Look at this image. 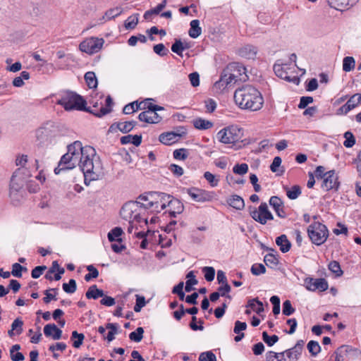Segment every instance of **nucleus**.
Returning <instances> with one entry per match:
<instances>
[{"label": "nucleus", "instance_id": "nucleus-38", "mask_svg": "<svg viewBox=\"0 0 361 361\" xmlns=\"http://www.w3.org/2000/svg\"><path fill=\"white\" fill-rule=\"evenodd\" d=\"M264 262L270 268H276L279 264L278 257L273 253H269L264 256Z\"/></svg>", "mask_w": 361, "mask_h": 361}, {"label": "nucleus", "instance_id": "nucleus-13", "mask_svg": "<svg viewBox=\"0 0 361 361\" xmlns=\"http://www.w3.org/2000/svg\"><path fill=\"white\" fill-rule=\"evenodd\" d=\"M123 231L120 227L114 228V252L119 254L123 253L125 256V262H128L130 257V252L127 248L126 243H124L123 239L121 238Z\"/></svg>", "mask_w": 361, "mask_h": 361}, {"label": "nucleus", "instance_id": "nucleus-59", "mask_svg": "<svg viewBox=\"0 0 361 361\" xmlns=\"http://www.w3.org/2000/svg\"><path fill=\"white\" fill-rule=\"evenodd\" d=\"M173 158L177 160H185L188 157L187 149L184 148L176 149L173 153Z\"/></svg>", "mask_w": 361, "mask_h": 361}, {"label": "nucleus", "instance_id": "nucleus-58", "mask_svg": "<svg viewBox=\"0 0 361 361\" xmlns=\"http://www.w3.org/2000/svg\"><path fill=\"white\" fill-rule=\"evenodd\" d=\"M135 297L136 303L134 306V311L135 312H140L141 309L146 305L145 298L144 296L140 295H136Z\"/></svg>", "mask_w": 361, "mask_h": 361}, {"label": "nucleus", "instance_id": "nucleus-25", "mask_svg": "<svg viewBox=\"0 0 361 361\" xmlns=\"http://www.w3.org/2000/svg\"><path fill=\"white\" fill-rule=\"evenodd\" d=\"M44 334L47 337H52L54 340H59L61 337L62 331L54 324H49L44 327Z\"/></svg>", "mask_w": 361, "mask_h": 361}, {"label": "nucleus", "instance_id": "nucleus-12", "mask_svg": "<svg viewBox=\"0 0 361 361\" xmlns=\"http://www.w3.org/2000/svg\"><path fill=\"white\" fill-rule=\"evenodd\" d=\"M104 39L98 37H89L83 40L79 45L81 51L88 54L97 53L102 47Z\"/></svg>", "mask_w": 361, "mask_h": 361}, {"label": "nucleus", "instance_id": "nucleus-41", "mask_svg": "<svg viewBox=\"0 0 361 361\" xmlns=\"http://www.w3.org/2000/svg\"><path fill=\"white\" fill-rule=\"evenodd\" d=\"M139 109H142V103L138 104L137 102H133L126 104L123 109V112L125 114H130Z\"/></svg>", "mask_w": 361, "mask_h": 361}, {"label": "nucleus", "instance_id": "nucleus-29", "mask_svg": "<svg viewBox=\"0 0 361 361\" xmlns=\"http://www.w3.org/2000/svg\"><path fill=\"white\" fill-rule=\"evenodd\" d=\"M227 203L237 210H242L245 207L243 199L237 195L229 197L227 200Z\"/></svg>", "mask_w": 361, "mask_h": 361}, {"label": "nucleus", "instance_id": "nucleus-6", "mask_svg": "<svg viewBox=\"0 0 361 361\" xmlns=\"http://www.w3.org/2000/svg\"><path fill=\"white\" fill-rule=\"evenodd\" d=\"M56 104L62 106L65 110H86L87 102L80 95L71 91L63 92Z\"/></svg>", "mask_w": 361, "mask_h": 361}, {"label": "nucleus", "instance_id": "nucleus-35", "mask_svg": "<svg viewBox=\"0 0 361 361\" xmlns=\"http://www.w3.org/2000/svg\"><path fill=\"white\" fill-rule=\"evenodd\" d=\"M247 308H250L254 312L259 314L264 311L263 304L257 298L250 300L247 305Z\"/></svg>", "mask_w": 361, "mask_h": 361}, {"label": "nucleus", "instance_id": "nucleus-34", "mask_svg": "<svg viewBox=\"0 0 361 361\" xmlns=\"http://www.w3.org/2000/svg\"><path fill=\"white\" fill-rule=\"evenodd\" d=\"M103 290L98 289L96 285L91 286L85 293V296L87 299H97L100 297H103Z\"/></svg>", "mask_w": 361, "mask_h": 361}, {"label": "nucleus", "instance_id": "nucleus-33", "mask_svg": "<svg viewBox=\"0 0 361 361\" xmlns=\"http://www.w3.org/2000/svg\"><path fill=\"white\" fill-rule=\"evenodd\" d=\"M190 28L189 30V35L192 38L198 37L202 33V28L200 27V21L198 20H192L190 22Z\"/></svg>", "mask_w": 361, "mask_h": 361}, {"label": "nucleus", "instance_id": "nucleus-21", "mask_svg": "<svg viewBox=\"0 0 361 361\" xmlns=\"http://www.w3.org/2000/svg\"><path fill=\"white\" fill-rule=\"evenodd\" d=\"M361 102V94H355L338 111L341 114H347L350 111L357 106Z\"/></svg>", "mask_w": 361, "mask_h": 361}, {"label": "nucleus", "instance_id": "nucleus-7", "mask_svg": "<svg viewBox=\"0 0 361 361\" xmlns=\"http://www.w3.org/2000/svg\"><path fill=\"white\" fill-rule=\"evenodd\" d=\"M84 157L78 165L85 176H90L91 178L94 179V175L97 176L99 167L93 163V158L95 156L94 149L89 145L85 146Z\"/></svg>", "mask_w": 361, "mask_h": 361}, {"label": "nucleus", "instance_id": "nucleus-47", "mask_svg": "<svg viewBox=\"0 0 361 361\" xmlns=\"http://www.w3.org/2000/svg\"><path fill=\"white\" fill-rule=\"evenodd\" d=\"M301 194L300 186L293 185L290 188H286V195L290 200H295Z\"/></svg>", "mask_w": 361, "mask_h": 361}, {"label": "nucleus", "instance_id": "nucleus-56", "mask_svg": "<svg viewBox=\"0 0 361 361\" xmlns=\"http://www.w3.org/2000/svg\"><path fill=\"white\" fill-rule=\"evenodd\" d=\"M262 338H263V341L269 346H272L279 341V337L276 335H273L271 336H269L266 331H264L262 333Z\"/></svg>", "mask_w": 361, "mask_h": 361}, {"label": "nucleus", "instance_id": "nucleus-55", "mask_svg": "<svg viewBox=\"0 0 361 361\" xmlns=\"http://www.w3.org/2000/svg\"><path fill=\"white\" fill-rule=\"evenodd\" d=\"M184 47L183 42L180 39H176V42L171 46V51L179 56L182 55Z\"/></svg>", "mask_w": 361, "mask_h": 361}, {"label": "nucleus", "instance_id": "nucleus-44", "mask_svg": "<svg viewBox=\"0 0 361 361\" xmlns=\"http://www.w3.org/2000/svg\"><path fill=\"white\" fill-rule=\"evenodd\" d=\"M355 61L353 57L346 56L343 60V70L345 72H350L355 68Z\"/></svg>", "mask_w": 361, "mask_h": 361}, {"label": "nucleus", "instance_id": "nucleus-57", "mask_svg": "<svg viewBox=\"0 0 361 361\" xmlns=\"http://www.w3.org/2000/svg\"><path fill=\"white\" fill-rule=\"evenodd\" d=\"M199 361H216V357L212 351H207L200 353Z\"/></svg>", "mask_w": 361, "mask_h": 361}, {"label": "nucleus", "instance_id": "nucleus-20", "mask_svg": "<svg viewBox=\"0 0 361 361\" xmlns=\"http://www.w3.org/2000/svg\"><path fill=\"white\" fill-rule=\"evenodd\" d=\"M72 157L69 154L68 151L67 153L63 154L58 164V166L54 169V173L59 174L61 171L73 169L75 167Z\"/></svg>", "mask_w": 361, "mask_h": 361}, {"label": "nucleus", "instance_id": "nucleus-53", "mask_svg": "<svg viewBox=\"0 0 361 361\" xmlns=\"http://www.w3.org/2000/svg\"><path fill=\"white\" fill-rule=\"evenodd\" d=\"M234 173L238 175H245L248 171V165L247 164H236L233 168Z\"/></svg>", "mask_w": 361, "mask_h": 361}, {"label": "nucleus", "instance_id": "nucleus-63", "mask_svg": "<svg viewBox=\"0 0 361 361\" xmlns=\"http://www.w3.org/2000/svg\"><path fill=\"white\" fill-rule=\"evenodd\" d=\"M23 322L20 318H17L13 322L11 327L16 331V334L19 335L23 332Z\"/></svg>", "mask_w": 361, "mask_h": 361}, {"label": "nucleus", "instance_id": "nucleus-11", "mask_svg": "<svg viewBox=\"0 0 361 361\" xmlns=\"http://www.w3.org/2000/svg\"><path fill=\"white\" fill-rule=\"evenodd\" d=\"M250 216L257 222L261 224H266L268 221L273 220L274 216L269 210L268 204L266 202L260 204L259 207L250 210Z\"/></svg>", "mask_w": 361, "mask_h": 361}, {"label": "nucleus", "instance_id": "nucleus-14", "mask_svg": "<svg viewBox=\"0 0 361 361\" xmlns=\"http://www.w3.org/2000/svg\"><path fill=\"white\" fill-rule=\"evenodd\" d=\"M336 355L341 361H355L361 358V352L349 345H343L338 348Z\"/></svg>", "mask_w": 361, "mask_h": 361}, {"label": "nucleus", "instance_id": "nucleus-2", "mask_svg": "<svg viewBox=\"0 0 361 361\" xmlns=\"http://www.w3.org/2000/svg\"><path fill=\"white\" fill-rule=\"evenodd\" d=\"M234 99L240 108L250 111L259 110L264 102L260 92L251 85H245L236 90Z\"/></svg>", "mask_w": 361, "mask_h": 361}, {"label": "nucleus", "instance_id": "nucleus-19", "mask_svg": "<svg viewBox=\"0 0 361 361\" xmlns=\"http://www.w3.org/2000/svg\"><path fill=\"white\" fill-rule=\"evenodd\" d=\"M305 285L307 290L315 291L319 290L324 291L328 288V283L324 279L307 278L305 280Z\"/></svg>", "mask_w": 361, "mask_h": 361}, {"label": "nucleus", "instance_id": "nucleus-22", "mask_svg": "<svg viewBox=\"0 0 361 361\" xmlns=\"http://www.w3.org/2000/svg\"><path fill=\"white\" fill-rule=\"evenodd\" d=\"M169 212L172 216H176V214H180L183 212L184 207L183 203L178 199L173 198L171 196L170 200L168 201Z\"/></svg>", "mask_w": 361, "mask_h": 361}, {"label": "nucleus", "instance_id": "nucleus-4", "mask_svg": "<svg viewBox=\"0 0 361 361\" xmlns=\"http://www.w3.org/2000/svg\"><path fill=\"white\" fill-rule=\"evenodd\" d=\"M171 196L164 192H150L140 195L142 204L146 206L148 213H159L167 207Z\"/></svg>", "mask_w": 361, "mask_h": 361}, {"label": "nucleus", "instance_id": "nucleus-43", "mask_svg": "<svg viewBox=\"0 0 361 361\" xmlns=\"http://www.w3.org/2000/svg\"><path fill=\"white\" fill-rule=\"evenodd\" d=\"M139 14L135 13L129 16L125 21L124 26L127 30L134 29L138 23Z\"/></svg>", "mask_w": 361, "mask_h": 361}, {"label": "nucleus", "instance_id": "nucleus-10", "mask_svg": "<svg viewBox=\"0 0 361 361\" xmlns=\"http://www.w3.org/2000/svg\"><path fill=\"white\" fill-rule=\"evenodd\" d=\"M307 233L312 242L317 245L324 243L328 237V230L326 226L319 222H314L310 225Z\"/></svg>", "mask_w": 361, "mask_h": 361}, {"label": "nucleus", "instance_id": "nucleus-3", "mask_svg": "<svg viewBox=\"0 0 361 361\" xmlns=\"http://www.w3.org/2000/svg\"><path fill=\"white\" fill-rule=\"evenodd\" d=\"M247 79L245 67L239 63H232L224 70L221 78L214 83V87L223 90L238 81H245Z\"/></svg>", "mask_w": 361, "mask_h": 361}, {"label": "nucleus", "instance_id": "nucleus-26", "mask_svg": "<svg viewBox=\"0 0 361 361\" xmlns=\"http://www.w3.org/2000/svg\"><path fill=\"white\" fill-rule=\"evenodd\" d=\"M239 55L242 57L253 59L255 58L257 50V48L252 45H245L239 49Z\"/></svg>", "mask_w": 361, "mask_h": 361}, {"label": "nucleus", "instance_id": "nucleus-27", "mask_svg": "<svg viewBox=\"0 0 361 361\" xmlns=\"http://www.w3.org/2000/svg\"><path fill=\"white\" fill-rule=\"evenodd\" d=\"M193 126L200 130H205L212 128L214 126V123L207 119L202 118H197L192 121Z\"/></svg>", "mask_w": 361, "mask_h": 361}, {"label": "nucleus", "instance_id": "nucleus-32", "mask_svg": "<svg viewBox=\"0 0 361 361\" xmlns=\"http://www.w3.org/2000/svg\"><path fill=\"white\" fill-rule=\"evenodd\" d=\"M121 142L122 145H126L129 143L133 144L135 146H139L142 142L141 135H127L121 137Z\"/></svg>", "mask_w": 361, "mask_h": 361}, {"label": "nucleus", "instance_id": "nucleus-62", "mask_svg": "<svg viewBox=\"0 0 361 361\" xmlns=\"http://www.w3.org/2000/svg\"><path fill=\"white\" fill-rule=\"evenodd\" d=\"M23 269L26 270L25 267H23L18 263H14L12 265V271L11 274L13 276L20 278L22 276V271Z\"/></svg>", "mask_w": 361, "mask_h": 361}, {"label": "nucleus", "instance_id": "nucleus-46", "mask_svg": "<svg viewBox=\"0 0 361 361\" xmlns=\"http://www.w3.org/2000/svg\"><path fill=\"white\" fill-rule=\"evenodd\" d=\"M144 329L142 327H138L135 331L129 334V338L136 343H139L143 338Z\"/></svg>", "mask_w": 361, "mask_h": 361}, {"label": "nucleus", "instance_id": "nucleus-45", "mask_svg": "<svg viewBox=\"0 0 361 361\" xmlns=\"http://www.w3.org/2000/svg\"><path fill=\"white\" fill-rule=\"evenodd\" d=\"M204 178L206 179V180L209 183L211 187L215 188L219 185V176H216L212 173L209 171L204 172L203 175Z\"/></svg>", "mask_w": 361, "mask_h": 361}, {"label": "nucleus", "instance_id": "nucleus-51", "mask_svg": "<svg viewBox=\"0 0 361 361\" xmlns=\"http://www.w3.org/2000/svg\"><path fill=\"white\" fill-rule=\"evenodd\" d=\"M87 269L89 273L85 276V280L86 281H90L91 279L98 277L99 271L93 265L87 266Z\"/></svg>", "mask_w": 361, "mask_h": 361}, {"label": "nucleus", "instance_id": "nucleus-60", "mask_svg": "<svg viewBox=\"0 0 361 361\" xmlns=\"http://www.w3.org/2000/svg\"><path fill=\"white\" fill-rule=\"evenodd\" d=\"M251 272L253 275L259 276L266 272V268L262 264H255L251 267Z\"/></svg>", "mask_w": 361, "mask_h": 361}, {"label": "nucleus", "instance_id": "nucleus-37", "mask_svg": "<svg viewBox=\"0 0 361 361\" xmlns=\"http://www.w3.org/2000/svg\"><path fill=\"white\" fill-rule=\"evenodd\" d=\"M85 80L89 88H96L97 87V79L95 73L92 71L87 72L85 74Z\"/></svg>", "mask_w": 361, "mask_h": 361}, {"label": "nucleus", "instance_id": "nucleus-64", "mask_svg": "<svg viewBox=\"0 0 361 361\" xmlns=\"http://www.w3.org/2000/svg\"><path fill=\"white\" fill-rule=\"evenodd\" d=\"M169 169L170 171L176 177L181 176L184 173V170L181 166L174 164H171Z\"/></svg>", "mask_w": 361, "mask_h": 361}, {"label": "nucleus", "instance_id": "nucleus-18", "mask_svg": "<svg viewBox=\"0 0 361 361\" xmlns=\"http://www.w3.org/2000/svg\"><path fill=\"white\" fill-rule=\"evenodd\" d=\"M85 147H82L80 141H75L73 144L68 145V150L71 154L75 166H78L84 157Z\"/></svg>", "mask_w": 361, "mask_h": 361}, {"label": "nucleus", "instance_id": "nucleus-50", "mask_svg": "<svg viewBox=\"0 0 361 361\" xmlns=\"http://www.w3.org/2000/svg\"><path fill=\"white\" fill-rule=\"evenodd\" d=\"M307 349L309 352L313 355H317L321 350V347L318 342L314 341H310L307 343Z\"/></svg>", "mask_w": 361, "mask_h": 361}, {"label": "nucleus", "instance_id": "nucleus-30", "mask_svg": "<svg viewBox=\"0 0 361 361\" xmlns=\"http://www.w3.org/2000/svg\"><path fill=\"white\" fill-rule=\"evenodd\" d=\"M276 243L283 253L288 252L291 247V243L286 235H281L276 238Z\"/></svg>", "mask_w": 361, "mask_h": 361}, {"label": "nucleus", "instance_id": "nucleus-52", "mask_svg": "<svg viewBox=\"0 0 361 361\" xmlns=\"http://www.w3.org/2000/svg\"><path fill=\"white\" fill-rule=\"evenodd\" d=\"M77 289L76 281L74 279H70L68 283L63 284V290L67 293H73Z\"/></svg>", "mask_w": 361, "mask_h": 361}, {"label": "nucleus", "instance_id": "nucleus-49", "mask_svg": "<svg viewBox=\"0 0 361 361\" xmlns=\"http://www.w3.org/2000/svg\"><path fill=\"white\" fill-rule=\"evenodd\" d=\"M344 137L345 140L343 142V145L345 147H347V148L352 147L355 144V138L351 132H350V131L345 132L344 133Z\"/></svg>", "mask_w": 361, "mask_h": 361}, {"label": "nucleus", "instance_id": "nucleus-8", "mask_svg": "<svg viewBox=\"0 0 361 361\" xmlns=\"http://www.w3.org/2000/svg\"><path fill=\"white\" fill-rule=\"evenodd\" d=\"M216 136L223 144H235L243 137V130L237 125H231L220 130Z\"/></svg>", "mask_w": 361, "mask_h": 361}, {"label": "nucleus", "instance_id": "nucleus-23", "mask_svg": "<svg viewBox=\"0 0 361 361\" xmlns=\"http://www.w3.org/2000/svg\"><path fill=\"white\" fill-rule=\"evenodd\" d=\"M180 136V134L174 132H166L159 135V140L164 145H171L177 142Z\"/></svg>", "mask_w": 361, "mask_h": 361}, {"label": "nucleus", "instance_id": "nucleus-17", "mask_svg": "<svg viewBox=\"0 0 361 361\" xmlns=\"http://www.w3.org/2000/svg\"><path fill=\"white\" fill-rule=\"evenodd\" d=\"M339 187L338 176L334 170L329 171L326 173L322 188L326 191L331 190H337Z\"/></svg>", "mask_w": 361, "mask_h": 361}, {"label": "nucleus", "instance_id": "nucleus-61", "mask_svg": "<svg viewBox=\"0 0 361 361\" xmlns=\"http://www.w3.org/2000/svg\"><path fill=\"white\" fill-rule=\"evenodd\" d=\"M329 269L338 276H341L343 273L339 263L336 261H332L329 263Z\"/></svg>", "mask_w": 361, "mask_h": 361}, {"label": "nucleus", "instance_id": "nucleus-54", "mask_svg": "<svg viewBox=\"0 0 361 361\" xmlns=\"http://www.w3.org/2000/svg\"><path fill=\"white\" fill-rule=\"evenodd\" d=\"M204 278L207 281H212L215 276V269L212 267H204L202 269Z\"/></svg>", "mask_w": 361, "mask_h": 361}, {"label": "nucleus", "instance_id": "nucleus-1", "mask_svg": "<svg viewBox=\"0 0 361 361\" xmlns=\"http://www.w3.org/2000/svg\"><path fill=\"white\" fill-rule=\"evenodd\" d=\"M140 196L135 201H129L126 202L120 210V216L122 219L129 222L128 232L132 233L133 229H144L148 225L147 214L148 212L146 206L142 204Z\"/></svg>", "mask_w": 361, "mask_h": 361}, {"label": "nucleus", "instance_id": "nucleus-5", "mask_svg": "<svg viewBox=\"0 0 361 361\" xmlns=\"http://www.w3.org/2000/svg\"><path fill=\"white\" fill-rule=\"evenodd\" d=\"M111 102L112 99L110 95L104 98L102 94L96 93L89 100L90 106H86V110L83 111L90 112L97 117H102L111 111Z\"/></svg>", "mask_w": 361, "mask_h": 361}, {"label": "nucleus", "instance_id": "nucleus-31", "mask_svg": "<svg viewBox=\"0 0 361 361\" xmlns=\"http://www.w3.org/2000/svg\"><path fill=\"white\" fill-rule=\"evenodd\" d=\"M98 331L104 339H106L109 342L113 340V323H107L105 327L100 326Z\"/></svg>", "mask_w": 361, "mask_h": 361}, {"label": "nucleus", "instance_id": "nucleus-48", "mask_svg": "<svg viewBox=\"0 0 361 361\" xmlns=\"http://www.w3.org/2000/svg\"><path fill=\"white\" fill-rule=\"evenodd\" d=\"M57 293L56 288H51L45 290L44 295L45 297L43 298L44 302L48 304L51 302V300H56V295Z\"/></svg>", "mask_w": 361, "mask_h": 361}, {"label": "nucleus", "instance_id": "nucleus-39", "mask_svg": "<svg viewBox=\"0 0 361 361\" xmlns=\"http://www.w3.org/2000/svg\"><path fill=\"white\" fill-rule=\"evenodd\" d=\"M20 349V345L18 344L13 345L10 349L11 359L13 361H23L24 360V355L20 352L15 353Z\"/></svg>", "mask_w": 361, "mask_h": 361}, {"label": "nucleus", "instance_id": "nucleus-40", "mask_svg": "<svg viewBox=\"0 0 361 361\" xmlns=\"http://www.w3.org/2000/svg\"><path fill=\"white\" fill-rule=\"evenodd\" d=\"M71 338L73 341V346L78 348L82 344L85 336L83 334H79L78 331H73Z\"/></svg>", "mask_w": 361, "mask_h": 361}, {"label": "nucleus", "instance_id": "nucleus-9", "mask_svg": "<svg viewBox=\"0 0 361 361\" xmlns=\"http://www.w3.org/2000/svg\"><path fill=\"white\" fill-rule=\"evenodd\" d=\"M275 74L281 79L295 85L300 83V78L296 73V67L292 63H276L274 66Z\"/></svg>", "mask_w": 361, "mask_h": 361}, {"label": "nucleus", "instance_id": "nucleus-24", "mask_svg": "<svg viewBox=\"0 0 361 361\" xmlns=\"http://www.w3.org/2000/svg\"><path fill=\"white\" fill-rule=\"evenodd\" d=\"M357 1L358 0H327L331 7L340 11L353 6Z\"/></svg>", "mask_w": 361, "mask_h": 361}, {"label": "nucleus", "instance_id": "nucleus-42", "mask_svg": "<svg viewBox=\"0 0 361 361\" xmlns=\"http://www.w3.org/2000/svg\"><path fill=\"white\" fill-rule=\"evenodd\" d=\"M267 361H287L285 358V353H275L269 351L266 355Z\"/></svg>", "mask_w": 361, "mask_h": 361}, {"label": "nucleus", "instance_id": "nucleus-36", "mask_svg": "<svg viewBox=\"0 0 361 361\" xmlns=\"http://www.w3.org/2000/svg\"><path fill=\"white\" fill-rule=\"evenodd\" d=\"M135 124L136 122L133 121L118 122L116 124V127L123 133H127L134 128Z\"/></svg>", "mask_w": 361, "mask_h": 361}, {"label": "nucleus", "instance_id": "nucleus-16", "mask_svg": "<svg viewBox=\"0 0 361 361\" xmlns=\"http://www.w3.org/2000/svg\"><path fill=\"white\" fill-rule=\"evenodd\" d=\"M154 109L150 110H146L145 111L141 112L138 118L140 121L145 122L147 123H158L161 119L162 116H160L157 111H163L164 107H155L153 106Z\"/></svg>", "mask_w": 361, "mask_h": 361}, {"label": "nucleus", "instance_id": "nucleus-15", "mask_svg": "<svg viewBox=\"0 0 361 361\" xmlns=\"http://www.w3.org/2000/svg\"><path fill=\"white\" fill-rule=\"evenodd\" d=\"M187 193L194 201L197 202H210L214 197V192L200 189L197 188L188 189Z\"/></svg>", "mask_w": 361, "mask_h": 361}, {"label": "nucleus", "instance_id": "nucleus-28", "mask_svg": "<svg viewBox=\"0 0 361 361\" xmlns=\"http://www.w3.org/2000/svg\"><path fill=\"white\" fill-rule=\"evenodd\" d=\"M285 355L288 357L287 361H298L302 353V346L295 345L293 348L284 351Z\"/></svg>", "mask_w": 361, "mask_h": 361}]
</instances>
